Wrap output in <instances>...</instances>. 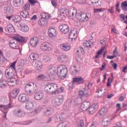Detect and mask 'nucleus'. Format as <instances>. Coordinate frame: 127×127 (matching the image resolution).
Returning a JSON list of instances; mask_svg holds the SVG:
<instances>
[{
    "mask_svg": "<svg viewBox=\"0 0 127 127\" xmlns=\"http://www.w3.org/2000/svg\"><path fill=\"white\" fill-rule=\"evenodd\" d=\"M64 67L60 70V73L57 71V74L59 76V78L61 79V80H64L66 77H67V74H68V69H67V67L63 65Z\"/></svg>",
    "mask_w": 127,
    "mask_h": 127,
    "instance_id": "f257e3e1",
    "label": "nucleus"
},
{
    "mask_svg": "<svg viewBox=\"0 0 127 127\" xmlns=\"http://www.w3.org/2000/svg\"><path fill=\"white\" fill-rule=\"evenodd\" d=\"M12 114L14 117L21 119V118H23L25 116L26 113L22 109H17L13 110Z\"/></svg>",
    "mask_w": 127,
    "mask_h": 127,
    "instance_id": "f03ea898",
    "label": "nucleus"
},
{
    "mask_svg": "<svg viewBox=\"0 0 127 127\" xmlns=\"http://www.w3.org/2000/svg\"><path fill=\"white\" fill-rule=\"evenodd\" d=\"M63 102H64V96L60 95L55 99L54 104L56 107H58L61 106Z\"/></svg>",
    "mask_w": 127,
    "mask_h": 127,
    "instance_id": "7ed1b4c3",
    "label": "nucleus"
},
{
    "mask_svg": "<svg viewBox=\"0 0 127 127\" xmlns=\"http://www.w3.org/2000/svg\"><path fill=\"white\" fill-rule=\"evenodd\" d=\"M5 76L8 79H12L14 77V71L11 68H9L6 69L5 71Z\"/></svg>",
    "mask_w": 127,
    "mask_h": 127,
    "instance_id": "20e7f679",
    "label": "nucleus"
},
{
    "mask_svg": "<svg viewBox=\"0 0 127 127\" xmlns=\"http://www.w3.org/2000/svg\"><path fill=\"white\" fill-rule=\"evenodd\" d=\"M59 29L64 34H67L70 31V28L67 24H62L59 27Z\"/></svg>",
    "mask_w": 127,
    "mask_h": 127,
    "instance_id": "39448f33",
    "label": "nucleus"
},
{
    "mask_svg": "<svg viewBox=\"0 0 127 127\" xmlns=\"http://www.w3.org/2000/svg\"><path fill=\"white\" fill-rule=\"evenodd\" d=\"M40 48L43 51H51V44L49 43H43L40 45Z\"/></svg>",
    "mask_w": 127,
    "mask_h": 127,
    "instance_id": "423d86ee",
    "label": "nucleus"
},
{
    "mask_svg": "<svg viewBox=\"0 0 127 127\" xmlns=\"http://www.w3.org/2000/svg\"><path fill=\"white\" fill-rule=\"evenodd\" d=\"M13 39L17 41V42H19L20 43H26L27 41L25 39L24 37H22L21 36H16L13 37Z\"/></svg>",
    "mask_w": 127,
    "mask_h": 127,
    "instance_id": "0eeeda50",
    "label": "nucleus"
},
{
    "mask_svg": "<svg viewBox=\"0 0 127 127\" xmlns=\"http://www.w3.org/2000/svg\"><path fill=\"white\" fill-rule=\"evenodd\" d=\"M67 15H69V10L65 8H62L59 13V16H64L66 17Z\"/></svg>",
    "mask_w": 127,
    "mask_h": 127,
    "instance_id": "6e6552de",
    "label": "nucleus"
},
{
    "mask_svg": "<svg viewBox=\"0 0 127 127\" xmlns=\"http://www.w3.org/2000/svg\"><path fill=\"white\" fill-rule=\"evenodd\" d=\"M35 104L31 101H28L26 102L25 105V108L29 111H31L34 109Z\"/></svg>",
    "mask_w": 127,
    "mask_h": 127,
    "instance_id": "1a4fd4ad",
    "label": "nucleus"
},
{
    "mask_svg": "<svg viewBox=\"0 0 127 127\" xmlns=\"http://www.w3.org/2000/svg\"><path fill=\"white\" fill-rule=\"evenodd\" d=\"M91 104L89 101H84L82 103V104L81 105V109L82 111H88V109L90 107Z\"/></svg>",
    "mask_w": 127,
    "mask_h": 127,
    "instance_id": "9d476101",
    "label": "nucleus"
},
{
    "mask_svg": "<svg viewBox=\"0 0 127 127\" xmlns=\"http://www.w3.org/2000/svg\"><path fill=\"white\" fill-rule=\"evenodd\" d=\"M56 73L57 74V69L55 67L50 68L48 71V75L49 78H51V76H54Z\"/></svg>",
    "mask_w": 127,
    "mask_h": 127,
    "instance_id": "9b49d317",
    "label": "nucleus"
},
{
    "mask_svg": "<svg viewBox=\"0 0 127 127\" xmlns=\"http://www.w3.org/2000/svg\"><path fill=\"white\" fill-rule=\"evenodd\" d=\"M20 91V90L19 88H15L13 89L9 95L10 97L13 98V99H15L18 95V94H19Z\"/></svg>",
    "mask_w": 127,
    "mask_h": 127,
    "instance_id": "f8f14e48",
    "label": "nucleus"
},
{
    "mask_svg": "<svg viewBox=\"0 0 127 127\" xmlns=\"http://www.w3.org/2000/svg\"><path fill=\"white\" fill-rule=\"evenodd\" d=\"M50 86L51 89V93L56 94L57 93H58V91H57V87H58V85L57 84H50Z\"/></svg>",
    "mask_w": 127,
    "mask_h": 127,
    "instance_id": "ddd939ff",
    "label": "nucleus"
},
{
    "mask_svg": "<svg viewBox=\"0 0 127 127\" xmlns=\"http://www.w3.org/2000/svg\"><path fill=\"white\" fill-rule=\"evenodd\" d=\"M48 33L50 37H51L52 38L53 37H55V36L56 35V30H55L54 28L50 27L48 29Z\"/></svg>",
    "mask_w": 127,
    "mask_h": 127,
    "instance_id": "4468645a",
    "label": "nucleus"
},
{
    "mask_svg": "<svg viewBox=\"0 0 127 127\" xmlns=\"http://www.w3.org/2000/svg\"><path fill=\"white\" fill-rule=\"evenodd\" d=\"M18 100L21 103H25L28 101V98H27V96L26 94H22L19 95Z\"/></svg>",
    "mask_w": 127,
    "mask_h": 127,
    "instance_id": "2eb2a0df",
    "label": "nucleus"
},
{
    "mask_svg": "<svg viewBox=\"0 0 127 127\" xmlns=\"http://www.w3.org/2000/svg\"><path fill=\"white\" fill-rule=\"evenodd\" d=\"M35 67H36V70L40 72L41 70H42V67H43V65H42V62L40 61H37L35 62Z\"/></svg>",
    "mask_w": 127,
    "mask_h": 127,
    "instance_id": "dca6fc26",
    "label": "nucleus"
},
{
    "mask_svg": "<svg viewBox=\"0 0 127 127\" xmlns=\"http://www.w3.org/2000/svg\"><path fill=\"white\" fill-rule=\"evenodd\" d=\"M71 99H67L64 105V111H68L71 107Z\"/></svg>",
    "mask_w": 127,
    "mask_h": 127,
    "instance_id": "f3484780",
    "label": "nucleus"
},
{
    "mask_svg": "<svg viewBox=\"0 0 127 127\" xmlns=\"http://www.w3.org/2000/svg\"><path fill=\"white\" fill-rule=\"evenodd\" d=\"M44 95L42 92H36L34 95V99L37 101H40L43 99Z\"/></svg>",
    "mask_w": 127,
    "mask_h": 127,
    "instance_id": "a211bd4d",
    "label": "nucleus"
},
{
    "mask_svg": "<svg viewBox=\"0 0 127 127\" xmlns=\"http://www.w3.org/2000/svg\"><path fill=\"white\" fill-rule=\"evenodd\" d=\"M5 29L6 31H8L9 33H11V34H12V33L15 32V29L11 24H8Z\"/></svg>",
    "mask_w": 127,
    "mask_h": 127,
    "instance_id": "6ab92c4d",
    "label": "nucleus"
},
{
    "mask_svg": "<svg viewBox=\"0 0 127 127\" xmlns=\"http://www.w3.org/2000/svg\"><path fill=\"white\" fill-rule=\"evenodd\" d=\"M24 0H13V4L16 7L21 6V5H23Z\"/></svg>",
    "mask_w": 127,
    "mask_h": 127,
    "instance_id": "aec40b11",
    "label": "nucleus"
},
{
    "mask_svg": "<svg viewBox=\"0 0 127 127\" xmlns=\"http://www.w3.org/2000/svg\"><path fill=\"white\" fill-rule=\"evenodd\" d=\"M58 60L61 63H66L68 62V57L66 55H62L58 57Z\"/></svg>",
    "mask_w": 127,
    "mask_h": 127,
    "instance_id": "412c9836",
    "label": "nucleus"
},
{
    "mask_svg": "<svg viewBox=\"0 0 127 127\" xmlns=\"http://www.w3.org/2000/svg\"><path fill=\"white\" fill-rule=\"evenodd\" d=\"M97 107V105H96V104H92V106H89L88 107V109L87 111H88L90 115H93L96 112V107Z\"/></svg>",
    "mask_w": 127,
    "mask_h": 127,
    "instance_id": "4be33fe9",
    "label": "nucleus"
},
{
    "mask_svg": "<svg viewBox=\"0 0 127 127\" xmlns=\"http://www.w3.org/2000/svg\"><path fill=\"white\" fill-rule=\"evenodd\" d=\"M86 18H87V15H85L83 13H78V17H77L78 20L81 21L82 22H84Z\"/></svg>",
    "mask_w": 127,
    "mask_h": 127,
    "instance_id": "5701e85b",
    "label": "nucleus"
},
{
    "mask_svg": "<svg viewBox=\"0 0 127 127\" xmlns=\"http://www.w3.org/2000/svg\"><path fill=\"white\" fill-rule=\"evenodd\" d=\"M74 84L75 83H78V84H83L84 78L82 77H74L73 78V81Z\"/></svg>",
    "mask_w": 127,
    "mask_h": 127,
    "instance_id": "b1692460",
    "label": "nucleus"
},
{
    "mask_svg": "<svg viewBox=\"0 0 127 127\" xmlns=\"http://www.w3.org/2000/svg\"><path fill=\"white\" fill-rule=\"evenodd\" d=\"M56 118L58 122H63V121L65 120V115H64V113H61L58 114L56 116Z\"/></svg>",
    "mask_w": 127,
    "mask_h": 127,
    "instance_id": "393cba45",
    "label": "nucleus"
},
{
    "mask_svg": "<svg viewBox=\"0 0 127 127\" xmlns=\"http://www.w3.org/2000/svg\"><path fill=\"white\" fill-rule=\"evenodd\" d=\"M38 43H39V41L34 39V38H32L30 41V44L32 47H36Z\"/></svg>",
    "mask_w": 127,
    "mask_h": 127,
    "instance_id": "a878e982",
    "label": "nucleus"
},
{
    "mask_svg": "<svg viewBox=\"0 0 127 127\" xmlns=\"http://www.w3.org/2000/svg\"><path fill=\"white\" fill-rule=\"evenodd\" d=\"M32 85L30 83H28L25 86V91L27 94H30V93H31V89H32Z\"/></svg>",
    "mask_w": 127,
    "mask_h": 127,
    "instance_id": "bb28decb",
    "label": "nucleus"
},
{
    "mask_svg": "<svg viewBox=\"0 0 127 127\" xmlns=\"http://www.w3.org/2000/svg\"><path fill=\"white\" fill-rule=\"evenodd\" d=\"M20 14L22 17H24V18H29L30 17L29 12L26 10L21 11Z\"/></svg>",
    "mask_w": 127,
    "mask_h": 127,
    "instance_id": "cd10ccee",
    "label": "nucleus"
},
{
    "mask_svg": "<svg viewBox=\"0 0 127 127\" xmlns=\"http://www.w3.org/2000/svg\"><path fill=\"white\" fill-rule=\"evenodd\" d=\"M48 21L45 19H40L39 20L38 23L41 26H44L47 24Z\"/></svg>",
    "mask_w": 127,
    "mask_h": 127,
    "instance_id": "c85d7f7f",
    "label": "nucleus"
},
{
    "mask_svg": "<svg viewBox=\"0 0 127 127\" xmlns=\"http://www.w3.org/2000/svg\"><path fill=\"white\" fill-rule=\"evenodd\" d=\"M20 27H21V31L23 32H27L28 30H29V28H28V26L27 25L23 24V25H20Z\"/></svg>",
    "mask_w": 127,
    "mask_h": 127,
    "instance_id": "c756f323",
    "label": "nucleus"
},
{
    "mask_svg": "<svg viewBox=\"0 0 127 127\" xmlns=\"http://www.w3.org/2000/svg\"><path fill=\"white\" fill-rule=\"evenodd\" d=\"M113 56H107V59H114V58H116V57H117L116 54H118V53L117 51V47H115V50L113 52Z\"/></svg>",
    "mask_w": 127,
    "mask_h": 127,
    "instance_id": "7c9ffc66",
    "label": "nucleus"
},
{
    "mask_svg": "<svg viewBox=\"0 0 127 127\" xmlns=\"http://www.w3.org/2000/svg\"><path fill=\"white\" fill-rule=\"evenodd\" d=\"M12 20L14 22L18 23L21 21V17L19 15H16L13 17Z\"/></svg>",
    "mask_w": 127,
    "mask_h": 127,
    "instance_id": "2f4dec72",
    "label": "nucleus"
},
{
    "mask_svg": "<svg viewBox=\"0 0 127 127\" xmlns=\"http://www.w3.org/2000/svg\"><path fill=\"white\" fill-rule=\"evenodd\" d=\"M102 122V125L103 127H108V124L110 123V120H109V118H105L103 119Z\"/></svg>",
    "mask_w": 127,
    "mask_h": 127,
    "instance_id": "473e14b6",
    "label": "nucleus"
},
{
    "mask_svg": "<svg viewBox=\"0 0 127 127\" xmlns=\"http://www.w3.org/2000/svg\"><path fill=\"white\" fill-rule=\"evenodd\" d=\"M29 57L30 59L33 60L34 61H36V60H37V59L39 58L38 55L36 54H31L30 55Z\"/></svg>",
    "mask_w": 127,
    "mask_h": 127,
    "instance_id": "72a5a7b5",
    "label": "nucleus"
},
{
    "mask_svg": "<svg viewBox=\"0 0 127 127\" xmlns=\"http://www.w3.org/2000/svg\"><path fill=\"white\" fill-rule=\"evenodd\" d=\"M108 112V108L104 106L100 111L99 114L100 116H103V115H105Z\"/></svg>",
    "mask_w": 127,
    "mask_h": 127,
    "instance_id": "f704fd0d",
    "label": "nucleus"
},
{
    "mask_svg": "<svg viewBox=\"0 0 127 127\" xmlns=\"http://www.w3.org/2000/svg\"><path fill=\"white\" fill-rule=\"evenodd\" d=\"M121 7L124 11H127V1H125L121 4Z\"/></svg>",
    "mask_w": 127,
    "mask_h": 127,
    "instance_id": "c9c22d12",
    "label": "nucleus"
},
{
    "mask_svg": "<svg viewBox=\"0 0 127 127\" xmlns=\"http://www.w3.org/2000/svg\"><path fill=\"white\" fill-rule=\"evenodd\" d=\"M6 81L3 80H0V88L1 89H4V88H6Z\"/></svg>",
    "mask_w": 127,
    "mask_h": 127,
    "instance_id": "e433bc0d",
    "label": "nucleus"
},
{
    "mask_svg": "<svg viewBox=\"0 0 127 127\" xmlns=\"http://www.w3.org/2000/svg\"><path fill=\"white\" fill-rule=\"evenodd\" d=\"M41 16L42 17V19H46V20H47V19L50 17L49 15L46 13H42L41 14Z\"/></svg>",
    "mask_w": 127,
    "mask_h": 127,
    "instance_id": "4c0bfd02",
    "label": "nucleus"
},
{
    "mask_svg": "<svg viewBox=\"0 0 127 127\" xmlns=\"http://www.w3.org/2000/svg\"><path fill=\"white\" fill-rule=\"evenodd\" d=\"M61 48L62 50H64V51H68V50H70V46H66L64 44H62L61 45Z\"/></svg>",
    "mask_w": 127,
    "mask_h": 127,
    "instance_id": "58836bf2",
    "label": "nucleus"
},
{
    "mask_svg": "<svg viewBox=\"0 0 127 127\" xmlns=\"http://www.w3.org/2000/svg\"><path fill=\"white\" fill-rule=\"evenodd\" d=\"M4 12L5 13H6V14H8V13H10V12H11V9L9 6L4 7Z\"/></svg>",
    "mask_w": 127,
    "mask_h": 127,
    "instance_id": "ea45409f",
    "label": "nucleus"
},
{
    "mask_svg": "<svg viewBox=\"0 0 127 127\" xmlns=\"http://www.w3.org/2000/svg\"><path fill=\"white\" fill-rule=\"evenodd\" d=\"M50 84H48L46 86V87H45V92H46V93H51V88H50Z\"/></svg>",
    "mask_w": 127,
    "mask_h": 127,
    "instance_id": "a19ab883",
    "label": "nucleus"
},
{
    "mask_svg": "<svg viewBox=\"0 0 127 127\" xmlns=\"http://www.w3.org/2000/svg\"><path fill=\"white\" fill-rule=\"evenodd\" d=\"M45 116H51L52 115V112L51 110H47L46 111L44 112Z\"/></svg>",
    "mask_w": 127,
    "mask_h": 127,
    "instance_id": "79ce46f5",
    "label": "nucleus"
},
{
    "mask_svg": "<svg viewBox=\"0 0 127 127\" xmlns=\"http://www.w3.org/2000/svg\"><path fill=\"white\" fill-rule=\"evenodd\" d=\"M43 60L45 61V62L50 61V60H51V57L49 56H45L43 58Z\"/></svg>",
    "mask_w": 127,
    "mask_h": 127,
    "instance_id": "37998d69",
    "label": "nucleus"
},
{
    "mask_svg": "<svg viewBox=\"0 0 127 127\" xmlns=\"http://www.w3.org/2000/svg\"><path fill=\"white\" fill-rule=\"evenodd\" d=\"M23 8H24V9H25L26 10H28V9H29V8H30V4L26 3L23 6Z\"/></svg>",
    "mask_w": 127,
    "mask_h": 127,
    "instance_id": "c03bdc74",
    "label": "nucleus"
},
{
    "mask_svg": "<svg viewBox=\"0 0 127 127\" xmlns=\"http://www.w3.org/2000/svg\"><path fill=\"white\" fill-rule=\"evenodd\" d=\"M74 82L72 81V82L71 83H69L68 85V90H69L70 91L73 90V85H74Z\"/></svg>",
    "mask_w": 127,
    "mask_h": 127,
    "instance_id": "a18cd8bd",
    "label": "nucleus"
},
{
    "mask_svg": "<svg viewBox=\"0 0 127 127\" xmlns=\"http://www.w3.org/2000/svg\"><path fill=\"white\" fill-rule=\"evenodd\" d=\"M83 93L85 97H88L89 96V91L88 89H87V88L84 89Z\"/></svg>",
    "mask_w": 127,
    "mask_h": 127,
    "instance_id": "49530a36",
    "label": "nucleus"
},
{
    "mask_svg": "<svg viewBox=\"0 0 127 127\" xmlns=\"http://www.w3.org/2000/svg\"><path fill=\"white\" fill-rule=\"evenodd\" d=\"M97 93H99V94L98 95V97H102L103 95L104 94L105 92H103V89H100L98 91Z\"/></svg>",
    "mask_w": 127,
    "mask_h": 127,
    "instance_id": "de8ad7c7",
    "label": "nucleus"
},
{
    "mask_svg": "<svg viewBox=\"0 0 127 127\" xmlns=\"http://www.w3.org/2000/svg\"><path fill=\"white\" fill-rule=\"evenodd\" d=\"M91 3L93 4V3H95V4H96V3H99L98 5H97V6H101L102 5V1H99V0H98L97 1H92Z\"/></svg>",
    "mask_w": 127,
    "mask_h": 127,
    "instance_id": "09e8293b",
    "label": "nucleus"
},
{
    "mask_svg": "<svg viewBox=\"0 0 127 127\" xmlns=\"http://www.w3.org/2000/svg\"><path fill=\"white\" fill-rule=\"evenodd\" d=\"M19 63L21 65V66H23V65H25V63H26V60H20Z\"/></svg>",
    "mask_w": 127,
    "mask_h": 127,
    "instance_id": "8fccbe9b",
    "label": "nucleus"
},
{
    "mask_svg": "<svg viewBox=\"0 0 127 127\" xmlns=\"http://www.w3.org/2000/svg\"><path fill=\"white\" fill-rule=\"evenodd\" d=\"M57 91H58V93L56 94H60V93H62L63 91H64V88L63 87H60L59 89H58V87H57Z\"/></svg>",
    "mask_w": 127,
    "mask_h": 127,
    "instance_id": "3c124183",
    "label": "nucleus"
},
{
    "mask_svg": "<svg viewBox=\"0 0 127 127\" xmlns=\"http://www.w3.org/2000/svg\"><path fill=\"white\" fill-rule=\"evenodd\" d=\"M103 53L101 51H99L98 52H97V54L95 56V57H94L95 59H98L99 58V56H100V55H102V54Z\"/></svg>",
    "mask_w": 127,
    "mask_h": 127,
    "instance_id": "603ef678",
    "label": "nucleus"
},
{
    "mask_svg": "<svg viewBox=\"0 0 127 127\" xmlns=\"http://www.w3.org/2000/svg\"><path fill=\"white\" fill-rule=\"evenodd\" d=\"M103 11V8H100L99 9H94V12L95 13H98V12H102Z\"/></svg>",
    "mask_w": 127,
    "mask_h": 127,
    "instance_id": "864d4df0",
    "label": "nucleus"
},
{
    "mask_svg": "<svg viewBox=\"0 0 127 127\" xmlns=\"http://www.w3.org/2000/svg\"><path fill=\"white\" fill-rule=\"evenodd\" d=\"M78 127H84V121L83 120H81L80 122L78 124Z\"/></svg>",
    "mask_w": 127,
    "mask_h": 127,
    "instance_id": "5fc2aeb1",
    "label": "nucleus"
},
{
    "mask_svg": "<svg viewBox=\"0 0 127 127\" xmlns=\"http://www.w3.org/2000/svg\"><path fill=\"white\" fill-rule=\"evenodd\" d=\"M79 95L80 97V99H82V98H83V97H84L85 96L84 91H79Z\"/></svg>",
    "mask_w": 127,
    "mask_h": 127,
    "instance_id": "6e6d98bb",
    "label": "nucleus"
},
{
    "mask_svg": "<svg viewBox=\"0 0 127 127\" xmlns=\"http://www.w3.org/2000/svg\"><path fill=\"white\" fill-rule=\"evenodd\" d=\"M38 80H43V79H45V76L43 74H40L37 77Z\"/></svg>",
    "mask_w": 127,
    "mask_h": 127,
    "instance_id": "4d7b16f0",
    "label": "nucleus"
},
{
    "mask_svg": "<svg viewBox=\"0 0 127 127\" xmlns=\"http://www.w3.org/2000/svg\"><path fill=\"white\" fill-rule=\"evenodd\" d=\"M119 16L120 18H122V19H123V20H125L126 18V19H127V15L125 16V14H120Z\"/></svg>",
    "mask_w": 127,
    "mask_h": 127,
    "instance_id": "13d9d810",
    "label": "nucleus"
},
{
    "mask_svg": "<svg viewBox=\"0 0 127 127\" xmlns=\"http://www.w3.org/2000/svg\"><path fill=\"white\" fill-rule=\"evenodd\" d=\"M67 125L65 123L63 122L62 123L59 124L57 127H66Z\"/></svg>",
    "mask_w": 127,
    "mask_h": 127,
    "instance_id": "bf43d9fd",
    "label": "nucleus"
},
{
    "mask_svg": "<svg viewBox=\"0 0 127 127\" xmlns=\"http://www.w3.org/2000/svg\"><path fill=\"white\" fill-rule=\"evenodd\" d=\"M16 62H16V61L14 62L13 63H12L11 64L10 67L11 68H13V69H15V64H16Z\"/></svg>",
    "mask_w": 127,
    "mask_h": 127,
    "instance_id": "052dcab7",
    "label": "nucleus"
},
{
    "mask_svg": "<svg viewBox=\"0 0 127 127\" xmlns=\"http://www.w3.org/2000/svg\"><path fill=\"white\" fill-rule=\"evenodd\" d=\"M77 1L79 4H84L85 3V0H77Z\"/></svg>",
    "mask_w": 127,
    "mask_h": 127,
    "instance_id": "680f3d73",
    "label": "nucleus"
},
{
    "mask_svg": "<svg viewBox=\"0 0 127 127\" xmlns=\"http://www.w3.org/2000/svg\"><path fill=\"white\" fill-rule=\"evenodd\" d=\"M29 2H30L32 5H34V4L36 3V1L35 0H29Z\"/></svg>",
    "mask_w": 127,
    "mask_h": 127,
    "instance_id": "e2e57ef3",
    "label": "nucleus"
},
{
    "mask_svg": "<svg viewBox=\"0 0 127 127\" xmlns=\"http://www.w3.org/2000/svg\"><path fill=\"white\" fill-rule=\"evenodd\" d=\"M1 127H7V124L5 122H3L1 124Z\"/></svg>",
    "mask_w": 127,
    "mask_h": 127,
    "instance_id": "0e129e2a",
    "label": "nucleus"
},
{
    "mask_svg": "<svg viewBox=\"0 0 127 127\" xmlns=\"http://www.w3.org/2000/svg\"><path fill=\"white\" fill-rule=\"evenodd\" d=\"M84 46L85 47H91V44L90 43L87 42V43H83Z\"/></svg>",
    "mask_w": 127,
    "mask_h": 127,
    "instance_id": "69168bd1",
    "label": "nucleus"
},
{
    "mask_svg": "<svg viewBox=\"0 0 127 127\" xmlns=\"http://www.w3.org/2000/svg\"><path fill=\"white\" fill-rule=\"evenodd\" d=\"M51 2L53 6H56L57 5V3H56V1L55 0H52Z\"/></svg>",
    "mask_w": 127,
    "mask_h": 127,
    "instance_id": "338daca9",
    "label": "nucleus"
},
{
    "mask_svg": "<svg viewBox=\"0 0 127 127\" xmlns=\"http://www.w3.org/2000/svg\"><path fill=\"white\" fill-rule=\"evenodd\" d=\"M95 24H97V22L94 20H91L90 22V25H95Z\"/></svg>",
    "mask_w": 127,
    "mask_h": 127,
    "instance_id": "774afa93",
    "label": "nucleus"
}]
</instances>
